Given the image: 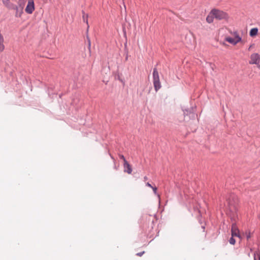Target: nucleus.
Instances as JSON below:
<instances>
[{"instance_id":"obj_1","label":"nucleus","mask_w":260,"mask_h":260,"mask_svg":"<svg viewBox=\"0 0 260 260\" xmlns=\"http://www.w3.org/2000/svg\"><path fill=\"white\" fill-rule=\"evenodd\" d=\"M230 34L233 37H231L229 36H226L225 38V40L228 43L233 45H236L238 43L240 42L242 40L241 37L239 36L238 32L237 31H230Z\"/></svg>"},{"instance_id":"obj_2","label":"nucleus","mask_w":260,"mask_h":260,"mask_svg":"<svg viewBox=\"0 0 260 260\" xmlns=\"http://www.w3.org/2000/svg\"><path fill=\"white\" fill-rule=\"evenodd\" d=\"M211 14L218 20H228L229 18V15L227 13L218 9H213Z\"/></svg>"},{"instance_id":"obj_3","label":"nucleus","mask_w":260,"mask_h":260,"mask_svg":"<svg viewBox=\"0 0 260 260\" xmlns=\"http://www.w3.org/2000/svg\"><path fill=\"white\" fill-rule=\"evenodd\" d=\"M249 62L251 64H256L257 67L260 69V54L257 53L251 54Z\"/></svg>"},{"instance_id":"obj_4","label":"nucleus","mask_w":260,"mask_h":260,"mask_svg":"<svg viewBox=\"0 0 260 260\" xmlns=\"http://www.w3.org/2000/svg\"><path fill=\"white\" fill-rule=\"evenodd\" d=\"M35 10V4L33 0H28L25 12L28 14H31Z\"/></svg>"},{"instance_id":"obj_5","label":"nucleus","mask_w":260,"mask_h":260,"mask_svg":"<svg viewBox=\"0 0 260 260\" xmlns=\"http://www.w3.org/2000/svg\"><path fill=\"white\" fill-rule=\"evenodd\" d=\"M231 232L232 237H237L240 239L242 238V236L240 234L239 230L235 224H232Z\"/></svg>"},{"instance_id":"obj_6","label":"nucleus","mask_w":260,"mask_h":260,"mask_svg":"<svg viewBox=\"0 0 260 260\" xmlns=\"http://www.w3.org/2000/svg\"><path fill=\"white\" fill-rule=\"evenodd\" d=\"M123 167L124 172H126L128 174H131L132 173V168L127 161H125V163H124Z\"/></svg>"},{"instance_id":"obj_7","label":"nucleus","mask_w":260,"mask_h":260,"mask_svg":"<svg viewBox=\"0 0 260 260\" xmlns=\"http://www.w3.org/2000/svg\"><path fill=\"white\" fill-rule=\"evenodd\" d=\"M258 28H252L250 29L249 31V35L251 37L254 38L258 34Z\"/></svg>"},{"instance_id":"obj_8","label":"nucleus","mask_w":260,"mask_h":260,"mask_svg":"<svg viewBox=\"0 0 260 260\" xmlns=\"http://www.w3.org/2000/svg\"><path fill=\"white\" fill-rule=\"evenodd\" d=\"M159 80V74L156 69H153V81Z\"/></svg>"},{"instance_id":"obj_9","label":"nucleus","mask_w":260,"mask_h":260,"mask_svg":"<svg viewBox=\"0 0 260 260\" xmlns=\"http://www.w3.org/2000/svg\"><path fill=\"white\" fill-rule=\"evenodd\" d=\"M214 16L211 14V11L210 12L209 14L207 16L206 18V21L209 23H211L213 22Z\"/></svg>"},{"instance_id":"obj_10","label":"nucleus","mask_w":260,"mask_h":260,"mask_svg":"<svg viewBox=\"0 0 260 260\" xmlns=\"http://www.w3.org/2000/svg\"><path fill=\"white\" fill-rule=\"evenodd\" d=\"M154 87L156 91H157L161 87V84L160 81H153Z\"/></svg>"},{"instance_id":"obj_11","label":"nucleus","mask_w":260,"mask_h":260,"mask_svg":"<svg viewBox=\"0 0 260 260\" xmlns=\"http://www.w3.org/2000/svg\"><path fill=\"white\" fill-rule=\"evenodd\" d=\"M26 2V0H19V5L21 7V13L22 12V9L24 6V5Z\"/></svg>"},{"instance_id":"obj_12","label":"nucleus","mask_w":260,"mask_h":260,"mask_svg":"<svg viewBox=\"0 0 260 260\" xmlns=\"http://www.w3.org/2000/svg\"><path fill=\"white\" fill-rule=\"evenodd\" d=\"M254 260H260V252L256 251L254 253Z\"/></svg>"},{"instance_id":"obj_13","label":"nucleus","mask_w":260,"mask_h":260,"mask_svg":"<svg viewBox=\"0 0 260 260\" xmlns=\"http://www.w3.org/2000/svg\"><path fill=\"white\" fill-rule=\"evenodd\" d=\"M82 18L84 22H86L87 24H88V15L85 14L84 12H82Z\"/></svg>"},{"instance_id":"obj_14","label":"nucleus","mask_w":260,"mask_h":260,"mask_svg":"<svg viewBox=\"0 0 260 260\" xmlns=\"http://www.w3.org/2000/svg\"><path fill=\"white\" fill-rule=\"evenodd\" d=\"M234 237H232L230 239V243L232 244V245H234L236 243V241L235 240V239H234L233 238Z\"/></svg>"},{"instance_id":"obj_15","label":"nucleus","mask_w":260,"mask_h":260,"mask_svg":"<svg viewBox=\"0 0 260 260\" xmlns=\"http://www.w3.org/2000/svg\"><path fill=\"white\" fill-rule=\"evenodd\" d=\"M152 188L153 190L154 194H156L158 196V197L159 198L160 196L157 193V188L156 187L152 186Z\"/></svg>"},{"instance_id":"obj_16","label":"nucleus","mask_w":260,"mask_h":260,"mask_svg":"<svg viewBox=\"0 0 260 260\" xmlns=\"http://www.w3.org/2000/svg\"><path fill=\"white\" fill-rule=\"evenodd\" d=\"M2 1H3V3H4V4L6 6H7V7L9 6V0H2Z\"/></svg>"},{"instance_id":"obj_17","label":"nucleus","mask_w":260,"mask_h":260,"mask_svg":"<svg viewBox=\"0 0 260 260\" xmlns=\"http://www.w3.org/2000/svg\"><path fill=\"white\" fill-rule=\"evenodd\" d=\"M245 235L246 236L247 239L248 240L251 237L250 233L249 232H246L245 233Z\"/></svg>"},{"instance_id":"obj_18","label":"nucleus","mask_w":260,"mask_h":260,"mask_svg":"<svg viewBox=\"0 0 260 260\" xmlns=\"http://www.w3.org/2000/svg\"><path fill=\"white\" fill-rule=\"evenodd\" d=\"M119 157L123 160L124 163H125V161H127L123 155L120 154Z\"/></svg>"},{"instance_id":"obj_19","label":"nucleus","mask_w":260,"mask_h":260,"mask_svg":"<svg viewBox=\"0 0 260 260\" xmlns=\"http://www.w3.org/2000/svg\"><path fill=\"white\" fill-rule=\"evenodd\" d=\"M144 253H145V251H142L141 252L137 253V255H138L139 256H141Z\"/></svg>"},{"instance_id":"obj_20","label":"nucleus","mask_w":260,"mask_h":260,"mask_svg":"<svg viewBox=\"0 0 260 260\" xmlns=\"http://www.w3.org/2000/svg\"><path fill=\"white\" fill-rule=\"evenodd\" d=\"M146 185H147V186L149 187H151V188H152V186H151V185L149 183H148V182H147V183H146Z\"/></svg>"},{"instance_id":"obj_21","label":"nucleus","mask_w":260,"mask_h":260,"mask_svg":"<svg viewBox=\"0 0 260 260\" xmlns=\"http://www.w3.org/2000/svg\"><path fill=\"white\" fill-rule=\"evenodd\" d=\"M144 181L147 180H148V177L147 176H145L144 177Z\"/></svg>"},{"instance_id":"obj_22","label":"nucleus","mask_w":260,"mask_h":260,"mask_svg":"<svg viewBox=\"0 0 260 260\" xmlns=\"http://www.w3.org/2000/svg\"><path fill=\"white\" fill-rule=\"evenodd\" d=\"M253 46V45H251L250 47L249 48L248 50H250V48H252V47Z\"/></svg>"},{"instance_id":"obj_23","label":"nucleus","mask_w":260,"mask_h":260,"mask_svg":"<svg viewBox=\"0 0 260 260\" xmlns=\"http://www.w3.org/2000/svg\"><path fill=\"white\" fill-rule=\"evenodd\" d=\"M253 46V45H251L250 47L249 48L248 50H250V48H252V47Z\"/></svg>"},{"instance_id":"obj_24","label":"nucleus","mask_w":260,"mask_h":260,"mask_svg":"<svg viewBox=\"0 0 260 260\" xmlns=\"http://www.w3.org/2000/svg\"><path fill=\"white\" fill-rule=\"evenodd\" d=\"M258 218L260 219V214L258 215Z\"/></svg>"},{"instance_id":"obj_25","label":"nucleus","mask_w":260,"mask_h":260,"mask_svg":"<svg viewBox=\"0 0 260 260\" xmlns=\"http://www.w3.org/2000/svg\"><path fill=\"white\" fill-rule=\"evenodd\" d=\"M89 47L90 46V42H89Z\"/></svg>"}]
</instances>
